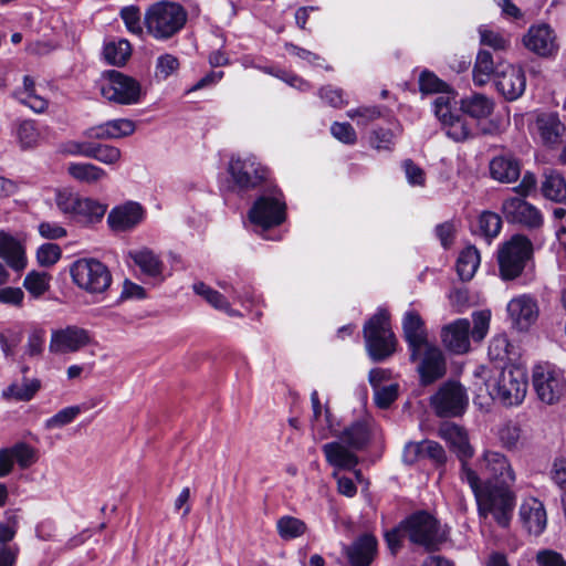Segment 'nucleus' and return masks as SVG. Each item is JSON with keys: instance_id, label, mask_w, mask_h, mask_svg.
I'll list each match as a JSON object with an SVG mask.
<instances>
[{"instance_id": "4be33fe9", "label": "nucleus", "mask_w": 566, "mask_h": 566, "mask_svg": "<svg viewBox=\"0 0 566 566\" xmlns=\"http://www.w3.org/2000/svg\"><path fill=\"white\" fill-rule=\"evenodd\" d=\"M520 520L524 528L534 535H539L546 527L547 515L544 504L535 497L523 501L518 511Z\"/></svg>"}, {"instance_id": "ddd939ff", "label": "nucleus", "mask_w": 566, "mask_h": 566, "mask_svg": "<svg viewBox=\"0 0 566 566\" xmlns=\"http://www.w3.org/2000/svg\"><path fill=\"white\" fill-rule=\"evenodd\" d=\"M109 82L102 86V94L111 102L129 105L139 101L140 84L133 77L118 71L108 72Z\"/></svg>"}, {"instance_id": "412c9836", "label": "nucleus", "mask_w": 566, "mask_h": 566, "mask_svg": "<svg viewBox=\"0 0 566 566\" xmlns=\"http://www.w3.org/2000/svg\"><path fill=\"white\" fill-rule=\"evenodd\" d=\"M439 434L457 453L462 462V468L468 467L467 461L472 458L473 448L469 443L467 432L454 423L446 422L440 427ZM461 479L463 480V469L461 470Z\"/></svg>"}, {"instance_id": "a211bd4d", "label": "nucleus", "mask_w": 566, "mask_h": 566, "mask_svg": "<svg viewBox=\"0 0 566 566\" xmlns=\"http://www.w3.org/2000/svg\"><path fill=\"white\" fill-rule=\"evenodd\" d=\"M495 83L499 92L509 101L518 98L526 87L523 69L511 64L497 66Z\"/></svg>"}, {"instance_id": "20e7f679", "label": "nucleus", "mask_w": 566, "mask_h": 566, "mask_svg": "<svg viewBox=\"0 0 566 566\" xmlns=\"http://www.w3.org/2000/svg\"><path fill=\"white\" fill-rule=\"evenodd\" d=\"M532 256V241L524 234L512 235L497 250L496 259L500 277L504 281H513L520 277Z\"/></svg>"}, {"instance_id": "a18cd8bd", "label": "nucleus", "mask_w": 566, "mask_h": 566, "mask_svg": "<svg viewBox=\"0 0 566 566\" xmlns=\"http://www.w3.org/2000/svg\"><path fill=\"white\" fill-rule=\"evenodd\" d=\"M406 452L423 453L428 458L434 460L437 463L440 464L444 463L447 460V455L443 448L436 441H424L421 444L409 443L406 447Z\"/></svg>"}, {"instance_id": "79ce46f5", "label": "nucleus", "mask_w": 566, "mask_h": 566, "mask_svg": "<svg viewBox=\"0 0 566 566\" xmlns=\"http://www.w3.org/2000/svg\"><path fill=\"white\" fill-rule=\"evenodd\" d=\"M193 291L196 294L203 297L211 306L218 310L226 311L230 315H234L235 312L231 310L230 303L226 297L218 291L211 289L202 282L193 284Z\"/></svg>"}, {"instance_id": "680f3d73", "label": "nucleus", "mask_w": 566, "mask_h": 566, "mask_svg": "<svg viewBox=\"0 0 566 566\" xmlns=\"http://www.w3.org/2000/svg\"><path fill=\"white\" fill-rule=\"evenodd\" d=\"M398 397V385L391 384L385 387L375 388V402L381 408H388Z\"/></svg>"}, {"instance_id": "0e129e2a", "label": "nucleus", "mask_w": 566, "mask_h": 566, "mask_svg": "<svg viewBox=\"0 0 566 566\" xmlns=\"http://www.w3.org/2000/svg\"><path fill=\"white\" fill-rule=\"evenodd\" d=\"M332 135L344 144H355L357 135L353 126L348 123L335 122L331 127Z\"/></svg>"}, {"instance_id": "0eeeda50", "label": "nucleus", "mask_w": 566, "mask_h": 566, "mask_svg": "<svg viewBox=\"0 0 566 566\" xmlns=\"http://www.w3.org/2000/svg\"><path fill=\"white\" fill-rule=\"evenodd\" d=\"M73 282L90 294H102L112 284L109 269L99 260L83 258L76 260L70 269Z\"/></svg>"}, {"instance_id": "c85d7f7f", "label": "nucleus", "mask_w": 566, "mask_h": 566, "mask_svg": "<svg viewBox=\"0 0 566 566\" xmlns=\"http://www.w3.org/2000/svg\"><path fill=\"white\" fill-rule=\"evenodd\" d=\"M0 258L15 271H21L27 265L24 250L20 242L3 231H0Z\"/></svg>"}, {"instance_id": "ea45409f", "label": "nucleus", "mask_w": 566, "mask_h": 566, "mask_svg": "<svg viewBox=\"0 0 566 566\" xmlns=\"http://www.w3.org/2000/svg\"><path fill=\"white\" fill-rule=\"evenodd\" d=\"M69 174L76 180L86 184H95L106 176V172L93 164H71Z\"/></svg>"}, {"instance_id": "13d9d810", "label": "nucleus", "mask_w": 566, "mask_h": 566, "mask_svg": "<svg viewBox=\"0 0 566 566\" xmlns=\"http://www.w3.org/2000/svg\"><path fill=\"white\" fill-rule=\"evenodd\" d=\"M395 135L392 130L387 128H378L371 132L369 142L377 150H389L394 145Z\"/></svg>"}, {"instance_id": "6e6d98bb", "label": "nucleus", "mask_w": 566, "mask_h": 566, "mask_svg": "<svg viewBox=\"0 0 566 566\" xmlns=\"http://www.w3.org/2000/svg\"><path fill=\"white\" fill-rule=\"evenodd\" d=\"M62 255L61 248L55 243L42 244L36 252V259L40 265L51 266L55 264Z\"/></svg>"}, {"instance_id": "f3484780", "label": "nucleus", "mask_w": 566, "mask_h": 566, "mask_svg": "<svg viewBox=\"0 0 566 566\" xmlns=\"http://www.w3.org/2000/svg\"><path fill=\"white\" fill-rule=\"evenodd\" d=\"M403 337L410 349V359L416 361L422 349L429 346L424 322L417 312H407L402 321Z\"/></svg>"}, {"instance_id": "e433bc0d", "label": "nucleus", "mask_w": 566, "mask_h": 566, "mask_svg": "<svg viewBox=\"0 0 566 566\" xmlns=\"http://www.w3.org/2000/svg\"><path fill=\"white\" fill-rule=\"evenodd\" d=\"M129 256L140 271L150 277H158L163 273V262L148 249L129 252Z\"/></svg>"}, {"instance_id": "9b49d317", "label": "nucleus", "mask_w": 566, "mask_h": 566, "mask_svg": "<svg viewBox=\"0 0 566 566\" xmlns=\"http://www.w3.org/2000/svg\"><path fill=\"white\" fill-rule=\"evenodd\" d=\"M431 406L439 417L461 416L468 406L465 389L459 382L448 381L431 397Z\"/></svg>"}, {"instance_id": "e2e57ef3", "label": "nucleus", "mask_w": 566, "mask_h": 566, "mask_svg": "<svg viewBox=\"0 0 566 566\" xmlns=\"http://www.w3.org/2000/svg\"><path fill=\"white\" fill-rule=\"evenodd\" d=\"M44 332L42 329L33 331L25 345L24 356L30 358L40 357L43 353Z\"/></svg>"}, {"instance_id": "c9c22d12", "label": "nucleus", "mask_w": 566, "mask_h": 566, "mask_svg": "<svg viewBox=\"0 0 566 566\" xmlns=\"http://www.w3.org/2000/svg\"><path fill=\"white\" fill-rule=\"evenodd\" d=\"M480 253L478 249L473 245H469L463 249L457 260L455 269L459 277L462 281H470L479 265H480Z\"/></svg>"}, {"instance_id": "8fccbe9b", "label": "nucleus", "mask_w": 566, "mask_h": 566, "mask_svg": "<svg viewBox=\"0 0 566 566\" xmlns=\"http://www.w3.org/2000/svg\"><path fill=\"white\" fill-rule=\"evenodd\" d=\"M452 97L447 93L446 95L438 96L433 102V112L442 126L452 120L458 114L452 111Z\"/></svg>"}, {"instance_id": "cd10ccee", "label": "nucleus", "mask_w": 566, "mask_h": 566, "mask_svg": "<svg viewBox=\"0 0 566 566\" xmlns=\"http://www.w3.org/2000/svg\"><path fill=\"white\" fill-rule=\"evenodd\" d=\"M535 128L543 144L547 146L558 144L566 132L565 125L555 113L538 114L535 120Z\"/></svg>"}, {"instance_id": "dca6fc26", "label": "nucleus", "mask_w": 566, "mask_h": 566, "mask_svg": "<svg viewBox=\"0 0 566 566\" xmlns=\"http://www.w3.org/2000/svg\"><path fill=\"white\" fill-rule=\"evenodd\" d=\"M522 41L527 50L542 57H549L558 50L556 33L545 23L532 25Z\"/></svg>"}, {"instance_id": "473e14b6", "label": "nucleus", "mask_w": 566, "mask_h": 566, "mask_svg": "<svg viewBox=\"0 0 566 566\" xmlns=\"http://www.w3.org/2000/svg\"><path fill=\"white\" fill-rule=\"evenodd\" d=\"M337 437L349 448L361 450L367 446L370 439V432L366 422L356 421L345 428Z\"/></svg>"}, {"instance_id": "a19ab883", "label": "nucleus", "mask_w": 566, "mask_h": 566, "mask_svg": "<svg viewBox=\"0 0 566 566\" xmlns=\"http://www.w3.org/2000/svg\"><path fill=\"white\" fill-rule=\"evenodd\" d=\"M276 528L283 539H292L302 536L307 531L305 522L300 518L285 515L277 520Z\"/></svg>"}, {"instance_id": "864d4df0", "label": "nucleus", "mask_w": 566, "mask_h": 566, "mask_svg": "<svg viewBox=\"0 0 566 566\" xmlns=\"http://www.w3.org/2000/svg\"><path fill=\"white\" fill-rule=\"evenodd\" d=\"M419 87L422 93H450L447 83L427 71L419 77Z\"/></svg>"}, {"instance_id": "2f4dec72", "label": "nucleus", "mask_w": 566, "mask_h": 566, "mask_svg": "<svg viewBox=\"0 0 566 566\" xmlns=\"http://www.w3.org/2000/svg\"><path fill=\"white\" fill-rule=\"evenodd\" d=\"M493 109L494 102L483 94H473L461 99V111L472 118H486Z\"/></svg>"}, {"instance_id": "4c0bfd02", "label": "nucleus", "mask_w": 566, "mask_h": 566, "mask_svg": "<svg viewBox=\"0 0 566 566\" xmlns=\"http://www.w3.org/2000/svg\"><path fill=\"white\" fill-rule=\"evenodd\" d=\"M497 67L494 65L493 56L489 51L481 50L476 55L473 67V82L478 86L485 85L491 76H496Z\"/></svg>"}, {"instance_id": "a878e982", "label": "nucleus", "mask_w": 566, "mask_h": 566, "mask_svg": "<svg viewBox=\"0 0 566 566\" xmlns=\"http://www.w3.org/2000/svg\"><path fill=\"white\" fill-rule=\"evenodd\" d=\"M377 553V539L370 534L359 536L346 548L350 566H369Z\"/></svg>"}, {"instance_id": "f03ea898", "label": "nucleus", "mask_w": 566, "mask_h": 566, "mask_svg": "<svg viewBox=\"0 0 566 566\" xmlns=\"http://www.w3.org/2000/svg\"><path fill=\"white\" fill-rule=\"evenodd\" d=\"M405 538L427 552L439 551L448 538L447 530L431 514L419 511L400 523Z\"/></svg>"}, {"instance_id": "6e6552de", "label": "nucleus", "mask_w": 566, "mask_h": 566, "mask_svg": "<svg viewBox=\"0 0 566 566\" xmlns=\"http://www.w3.org/2000/svg\"><path fill=\"white\" fill-rule=\"evenodd\" d=\"M286 206L282 192L273 189L261 195L249 210L248 217L251 223L263 230L280 226L286 218Z\"/></svg>"}, {"instance_id": "aec40b11", "label": "nucleus", "mask_w": 566, "mask_h": 566, "mask_svg": "<svg viewBox=\"0 0 566 566\" xmlns=\"http://www.w3.org/2000/svg\"><path fill=\"white\" fill-rule=\"evenodd\" d=\"M21 379H15L3 391L2 397L7 400L30 401L41 389V380L36 377H30V367L21 364Z\"/></svg>"}, {"instance_id": "37998d69", "label": "nucleus", "mask_w": 566, "mask_h": 566, "mask_svg": "<svg viewBox=\"0 0 566 566\" xmlns=\"http://www.w3.org/2000/svg\"><path fill=\"white\" fill-rule=\"evenodd\" d=\"M51 276L46 272L31 271L23 281L25 290L34 297H40L50 289Z\"/></svg>"}, {"instance_id": "f704fd0d", "label": "nucleus", "mask_w": 566, "mask_h": 566, "mask_svg": "<svg viewBox=\"0 0 566 566\" xmlns=\"http://www.w3.org/2000/svg\"><path fill=\"white\" fill-rule=\"evenodd\" d=\"M75 153L85 157L94 158L101 163L112 165L120 159L122 153L117 147L111 145H76Z\"/></svg>"}, {"instance_id": "4d7b16f0", "label": "nucleus", "mask_w": 566, "mask_h": 566, "mask_svg": "<svg viewBox=\"0 0 566 566\" xmlns=\"http://www.w3.org/2000/svg\"><path fill=\"white\" fill-rule=\"evenodd\" d=\"M381 109L378 106H360L347 112L349 118H357V124L361 125H368L370 122L381 117Z\"/></svg>"}, {"instance_id": "338daca9", "label": "nucleus", "mask_w": 566, "mask_h": 566, "mask_svg": "<svg viewBox=\"0 0 566 566\" xmlns=\"http://www.w3.org/2000/svg\"><path fill=\"white\" fill-rule=\"evenodd\" d=\"M178 67L179 61L171 54H164L157 60V75H160L163 78H167L170 74L177 71Z\"/></svg>"}, {"instance_id": "bb28decb", "label": "nucleus", "mask_w": 566, "mask_h": 566, "mask_svg": "<svg viewBox=\"0 0 566 566\" xmlns=\"http://www.w3.org/2000/svg\"><path fill=\"white\" fill-rule=\"evenodd\" d=\"M491 177L502 184L515 182L521 176V161L511 154L494 157L489 165Z\"/></svg>"}, {"instance_id": "7c9ffc66", "label": "nucleus", "mask_w": 566, "mask_h": 566, "mask_svg": "<svg viewBox=\"0 0 566 566\" xmlns=\"http://www.w3.org/2000/svg\"><path fill=\"white\" fill-rule=\"evenodd\" d=\"M14 96L35 113H42L48 108V101L36 94L34 80L29 75L23 77V86L14 92Z\"/></svg>"}, {"instance_id": "49530a36", "label": "nucleus", "mask_w": 566, "mask_h": 566, "mask_svg": "<svg viewBox=\"0 0 566 566\" xmlns=\"http://www.w3.org/2000/svg\"><path fill=\"white\" fill-rule=\"evenodd\" d=\"M443 128L448 137L458 143L464 142L472 136L471 125L460 115L448 122Z\"/></svg>"}, {"instance_id": "7ed1b4c3", "label": "nucleus", "mask_w": 566, "mask_h": 566, "mask_svg": "<svg viewBox=\"0 0 566 566\" xmlns=\"http://www.w3.org/2000/svg\"><path fill=\"white\" fill-rule=\"evenodd\" d=\"M490 397L504 406L520 405L527 391L525 371L518 366H505L485 382Z\"/></svg>"}, {"instance_id": "1a4fd4ad", "label": "nucleus", "mask_w": 566, "mask_h": 566, "mask_svg": "<svg viewBox=\"0 0 566 566\" xmlns=\"http://www.w3.org/2000/svg\"><path fill=\"white\" fill-rule=\"evenodd\" d=\"M533 387L538 399L546 405H556L566 396V381L560 373L547 365L533 369Z\"/></svg>"}, {"instance_id": "774afa93", "label": "nucleus", "mask_w": 566, "mask_h": 566, "mask_svg": "<svg viewBox=\"0 0 566 566\" xmlns=\"http://www.w3.org/2000/svg\"><path fill=\"white\" fill-rule=\"evenodd\" d=\"M536 562L538 566H566V562L563 556L551 549L538 552Z\"/></svg>"}, {"instance_id": "c756f323", "label": "nucleus", "mask_w": 566, "mask_h": 566, "mask_svg": "<svg viewBox=\"0 0 566 566\" xmlns=\"http://www.w3.org/2000/svg\"><path fill=\"white\" fill-rule=\"evenodd\" d=\"M327 462L338 469L352 470L358 463L357 455L340 442H329L323 446Z\"/></svg>"}, {"instance_id": "39448f33", "label": "nucleus", "mask_w": 566, "mask_h": 566, "mask_svg": "<svg viewBox=\"0 0 566 566\" xmlns=\"http://www.w3.org/2000/svg\"><path fill=\"white\" fill-rule=\"evenodd\" d=\"M187 21L184 8L172 2L153 4L145 14V24L149 34L167 40L179 32Z\"/></svg>"}, {"instance_id": "de8ad7c7", "label": "nucleus", "mask_w": 566, "mask_h": 566, "mask_svg": "<svg viewBox=\"0 0 566 566\" xmlns=\"http://www.w3.org/2000/svg\"><path fill=\"white\" fill-rule=\"evenodd\" d=\"M502 228L501 217L491 211H484L479 218V230L488 239L494 238Z\"/></svg>"}, {"instance_id": "f257e3e1", "label": "nucleus", "mask_w": 566, "mask_h": 566, "mask_svg": "<svg viewBox=\"0 0 566 566\" xmlns=\"http://www.w3.org/2000/svg\"><path fill=\"white\" fill-rule=\"evenodd\" d=\"M463 481L474 494L479 515H492L499 526L509 527L516 500L512 485L482 484L479 474L470 467H463Z\"/></svg>"}, {"instance_id": "052dcab7", "label": "nucleus", "mask_w": 566, "mask_h": 566, "mask_svg": "<svg viewBox=\"0 0 566 566\" xmlns=\"http://www.w3.org/2000/svg\"><path fill=\"white\" fill-rule=\"evenodd\" d=\"M107 128L112 139L122 138L132 135L135 129V123L130 119L120 118L107 122Z\"/></svg>"}, {"instance_id": "69168bd1", "label": "nucleus", "mask_w": 566, "mask_h": 566, "mask_svg": "<svg viewBox=\"0 0 566 566\" xmlns=\"http://www.w3.org/2000/svg\"><path fill=\"white\" fill-rule=\"evenodd\" d=\"M490 323V314L488 312H478L473 314V328L471 336L474 340L480 342L488 333Z\"/></svg>"}, {"instance_id": "5701e85b", "label": "nucleus", "mask_w": 566, "mask_h": 566, "mask_svg": "<svg viewBox=\"0 0 566 566\" xmlns=\"http://www.w3.org/2000/svg\"><path fill=\"white\" fill-rule=\"evenodd\" d=\"M423 359L418 366L421 382L423 385L432 384L446 374V360L441 350L429 345L422 349Z\"/></svg>"}, {"instance_id": "6ab92c4d", "label": "nucleus", "mask_w": 566, "mask_h": 566, "mask_svg": "<svg viewBox=\"0 0 566 566\" xmlns=\"http://www.w3.org/2000/svg\"><path fill=\"white\" fill-rule=\"evenodd\" d=\"M507 313L516 329L527 331L538 318V305L534 297L523 294L510 301Z\"/></svg>"}, {"instance_id": "603ef678", "label": "nucleus", "mask_w": 566, "mask_h": 566, "mask_svg": "<svg viewBox=\"0 0 566 566\" xmlns=\"http://www.w3.org/2000/svg\"><path fill=\"white\" fill-rule=\"evenodd\" d=\"M13 460L19 467L27 469L36 461L35 450L27 443L20 442L10 448Z\"/></svg>"}, {"instance_id": "393cba45", "label": "nucleus", "mask_w": 566, "mask_h": 566, "mask_svg": "<svg viewBox=\"0 0 566 566\" xmlns=\"http://www.w3.org/2000/svg\"><path fill=\"white\" fill-rule=\"evenodd\" d=\"M143 214L144 210L140 205L127 202L114 208L107 217V222L114 231H127L142 221Z\"/></svg>"}, {"instance_id": "423d86ee", "label": "nucleus", "mask_w": 566, "mask_h": 566, "mask_svg": "<svg viewBox=\"0 0 566 566\" xmlns=\"http://www.w3.org/2000/svg\"><path fill=\"white\" fill-rule=\"evenodd\" d=\"M364 337L368 354L375 361L388 358L396 349L397 340L385 311H379L365 324Z\"/></svg>"}, {"instance_id": "f8f14e48", "label": "nucleus", "mask_w": 566, "mask_h": 566, "mask_svg": "<svg viewBox=\"0 0 566 566\" xmlns=\"http://www.w3.org/2000/svg\"><path fill=\"white\" fill-rule=\"evenodd\" d=\"M479 470L485 476L483 484L513 485L515 472L503 453L486 450L478 460Z\"/></svg>"}, {"instance_id": "58836bf2", "label": "nucleus", "mask_w": 566, "mask_h": 566, "mask_svg": "<svg viewBox=\"0 0 566 566\" xmlns=\"http://www.w3.org/2000/svg\"><path fill=\"white\" fill-rule=\"evenodd\" d=\"M103 54L109 64L122 66L129 59L132 46L127 40L109 42L105 44Z\"/></svg>"}, {"instance_id": "bf43d9fd", "label": "nucleus", "mask_w": 566, "mask_h": 566, "mask_svg": "<svg viewBox=\"0 0 566 566\" xmlns=\"http://www.w3.org/2000/svg\"><path fill=\"white\" fill-rule=\"evenodd\" d=\"M120 18L124 20L127 29L135 34H140L143 32L142 23H140V11L135 6L124 7L120 10Z\"/></svg>"}, {"instance_id": "72a5a7b5", "label": "nucleus", "mask_w": 566, "mask_h": 566, "mask_svg": "<svg viewBox=\"0 0 566 566\" xmlns=\"http://www.w3.org/2000/svg\"><path fill=\"white\" fill-rule=\"evenodd\" d=\"M543 196L554 202L563 203L566 201V180L557 171L545 174L542 182Z\"/></svg>"}, {"instance_id": "2eb2a0df", "label": "nucleus", "mask_w": 566, "mask_h": 566, "mask_svg": "<svg viewBox=\"0 0 566 566\" xmlns=\"http://www.w3.org/2000/svg\"><path fill=\"white\" fill-rule=\"evenodd\" d=\"M91 343L88 331L70 325L52 332L49 349L53 354L75 353Z\"/></svg>"}, {"instance_id": "5fc2aeb1", "label": "nucleus", "mask_w": 566, "mask_h": 566, "mask_svg": "<svg viewBox=\"0 0 566 566\" xmlns=\"http://www.w3.org/2000/svg\"><path fill=\"white\" fill-rule=\"evenodd\" d=\"M17 135L23 148L34 147L40 136L32 120L22 122L18 127Z\"/></svg>"}, {"instance_id": "09e8293b", "label": "nucleus", "mask_w": 566, "mask_h": 566, "mask_svg": "<svg viewBox=\"0 0 566 566\" xmlns=\"http://www.w3.org/2000/svg\"><path fill=\"white\" fill-rule=\"evenodd\" d=\"M479 33L482 45L492 48L494 51H506L510 48V39L503 33L485 28H481Z\"/></svg>"}, {"instance_id": "3c124183", "label": "nucleus", "mask_w": 566, "mask_h": 566, "mask_svg": "<svg viewBox=\"0 0 566 566\" xmlns=\"http://www.w3.org/2000/svg\"><path fill=\"white\" fill-rule=\"evenodd\" d=\"M81 413L78 406H71L60 410L56 415L45 421L46 429L62 428L71 423Z\"/></svg>"}, {"instance_id": "b1692460", "label": "nucleus", "mask_w": 566, "mask_h": 566, "mask_svg": "<svg viewBox=\"0 0 566 566\" xmlns=\"http://www.w3.org/2000/svg\"><path fill=\"white\" fill-rule=\"evenodd\" d=\"M470 322L468 319H458L441 331V338L444 346L455 353L463 354L470 347Z\"/></svg>"}, {"instance_id": "4468645a", "label": "nucleus", "mask_w": 566, "mask_h": 566, "mask_svg": "<svg viewBox=\"0 0 566 566\" xmlns=\"http://www.w3.org/2000/svg\"><path fill=\"white\" fill-rule=\"evenodd\" d=\"M501 212L509 223L535 230L543 224L541 211L525 199L520 197L507 198L503 201Z\"/></svg>"}, {"instance_id": "c03bdc74", "label": "nucleus", "mask_w": 566, "mask_h": 566, "mask_svg": "<svg viewBox=\"0 0 566 566\" xmlns=\"http://www.w3.org/2000/svg\"><path fill=\"white\" fill-rule=\"evenodd\" d=\"M107 209L106 205L99 203L91 198H78L75 213L94 222L103 218Z\"/></svg>"}, {"instance_id": "9d476101", "label": "nucleus", "mask_w": 566, "mask_h": 566, "mask_svg": "<svg viewBox=\"0 0 566 566\" xmlns=\"http://www.w3.org/2000/svg\"><path fill=\"white\" fill-rule=\"evenodd\" d=\"M228 171L240 191L256 189L266 180L268 169L254 157L232 158Z\"/></svg>"}]
</instances>
